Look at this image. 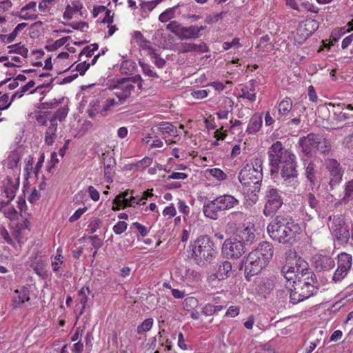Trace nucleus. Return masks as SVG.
Segmentation results:
<instances>
[{"instance_id":"obj_1","label":"nucleus","mask_w":353,"mask_h":353,"mask_svg":"<svg viewBox=\"0 0 353 353\" xmlns=\"http://www.w3.org/2000/svg\"><path fill=\"white\" fill-rule=\"evenodd\" d=\"M267 230L272 240L279 243L291 245L295 241L299 227L292 217L279 214L269 223Z\"/></svg>"},{"instance_id":"obj_2","label":"nucleus","mask_w":353,"mask_h":353,"mask_svg":"<svg viewBox=\"0 0 353 353\" xmlns=\"http://www.w3.org/2000/svg\"><path fill=\"white\" fill-rule=\"evenodd\" d=\"M263 162L261 157L253 158L241 170L238 178L243 187L259 192L263 179Z\"/></svg>"},{"instance_id":"obj_3","label":"nucleus","mask_w":353,"mask_h":353,"mask_svg":"<svg viewBox=\"0 0 353 353\" xmlns=\"http://www.w3.org/2000/svg\"><path fill=\"white\" fill-rule=\"evenodd\" d=\"M214 243L207 235L199 236L194 242L192 256L198 265L210 262L216 255Z\"/></svg>"},{"instance_id":"obj_4","label":"nucleus","mask_w":353,"mask_h":353,"mask_svg":"<svg viewBox=\"0 0 353 353\" xmlns=\"http://www.w3.org/2000/svg\"><path fill=\"white\" fill-rule=\"evenodd\" d=\"M143 79L139 74L131 77L120 78L117 79L110 88L115 90V95L119 99L121 104L123 103L131 95L134 89L133 83H137L139 90L143 89Z\"/></svg>"},{"instance_id":"obj_5","label":"nucleus","mask_w":353,"mask_h":353,"mask_svg":"<svg viewBox=\"0 0 353 353\" xmlns=\"http://www.w3.org/2000/svg\"><path fill=\"white\" fill-rule=\"evenodd\" d=\"M268 154L272 175L278 173L280 165L294 156L290 150L283 147L281 141L274 143L268 149Z\"/></svg>"},{"instance_id":"obj_6","label":"nucleus","mask_w":353,"mask_h":353,"mask_svg":"<svg viewBox=\"0 0 353 353\" xmlns=\"http://www.w3.org/2000/svg\"><path fill=\"white\" fill-rule=\"evenodd\" d=\"M299 145L301 151L305 155H311L316 150L323 153L330 149L327 141L322 136L314 133H310L306 137L301 138Z\"/></svg>"},{"instance_id":"obj_7","label":"nucleus","mask_w":353,"mask_h":353,"mask_svg":"<svg viewBox=\"0 0 353 353\" xmlns=\"http://www.w3.org/2000/svg\"><path fill=\"white\" fill-rule=\"evenodd\" d=\"M306 279L293 281L291 286H286L290 293V300L292 304H297L314 294V288Z\"/></svg>"},{"instance_id":"obj_8","label":"nucleus","mask_w":353,"mask_h":353,"mask_svg":"<svg viewBox=\"0 0 353 353\" xmlns=\"http://www.w3.org/2000/svg\"><path fill=\"white\" fill-rule=\"evenodd\" d=\"M222 251L228 259H238L245 254L246 248L237 238H232L224 241Z\"/></svg>"},{"instance_id":"obj_9","label":"nucleus","mask_w":353,"mask_h":353,"mask_svg":"<svg viewBox=\"0 0 353 353\" xmlns=\"http://www.w3.org/2000/svg\"><path fill=\"white\" fill-rule=\"evenodd\" d=\"M265 200L263 214L266 216L274 214L283 204V199L279 191L274 188H270L266 192Z\"/></svg>"},{"instance_id":"obj_10","label":"nucleus","mask_w":353,"mask_h":353,"mask_svg":"<svg viewBox=\"0 0 353 353\" xmlns=\"http://www.w3.org/2000/svg\"><path fill=\"white\" fill-rule=\"evenodd\" d=\"M268 263L261 259L252 251L247 256L245 263V275L249 280L250 276L258 274Z\"/></svg>"},{"instance_id":"obj_11","label":"nucleus","mask_w":353,"mask_h":353,"mask_svg":"<svg viewBox=\"0 0 353 353\" xmlns=\"http://www.w3.org/2000/svg\"><path fill=\"white\" fill-rule=\"evenodd\" d=\"M338 267L332 280L336 283L342 281L347 274L352 265V257L346 252H342L338 255Z\"/></svg>"},{"instance_id":"obj_12","label":"nucleus","mask_w":353,"mask_h":353,"mask_svg":"<svg viewBox=\"0 0 353 353\" xmlns=\"http://www.w3.org/2000/svg\"><path fill=\"white\" fill-rule=\"evenodd\" d=\"M325 165L330 175V186L333 190L339 185L343 175V170L341 164L334 159H327L325 161Z\"/></svg>"},{"instance_id":"obj_13","label":"nucleus","mask_w":353,"mask_h":353,"mask_svg":"<svg viewBox=\"0 0 353 353\" xmlns=\"http://www.w3.org/2000/svg\"><path fill=\"white\" fill-rule=\"evenodd\" d=\"M330 228L336 239L343 243L350 238L348 226L342 216H334Z\"/></svg>"},{"instance_id":"obj_14","label":"nucleus","mask_w":353,"mask_h":353,"mask_svg":"<svg viewBox=\"0 0 353 353\" xmlns=\"http://www.w3.org/2000/svg\"><path fill=\"white\" fill-rule=\"evenodd\" d=\"M295 160L296 157L294 155L291 159H288L281 164V176L283 180L287 181L297 178L298 172Z\"/></svg>"},{"instance_id":"obj_15","label":"nucleus","mask_w":353,"mask_h":353,"mask_svg":"<svg viewBox=\"0 0 353 353\" xmlns=\"http://www.w3.org/2000/svg\"><path fill=\"white\" fill-rule=\"evenodd\" d=\"M313 262L317 272L328 271L335 265V262L332 257L322 254H316L313 257Z\"/></svg>"},{"instance_id":"obj_16","label":"nucleus","mask_w":353,"mask_h":353,"mask_svg":"<svg viewBox=\"0 0 353 353\" xmlns=\"http://www.w3.org/2000/svg\"><path fill=\"white\" fill-rule=\"evenodd\" d=\"M102 159L104 165V176L107 183H110L113 181L112 176L114 174V167L116 165L115 159L109 153H103Z\"/></svg>"},{"instance_id":"obj_17","label":"nucleus","mask_w":353,"mask_h":353,"mask_svg":"<svg viewBox=\"0 0 353 353\" xmlns=\"http://www.w3.org/2000/svg\"><path fill=\"white\" fill-rule=\"evenodd\" d=\"M29 300V289L26 287H23L19 290H14V295L12 296V306L14 310L21 308L23 305Z\"/></svg>"},{"instance_id":"obj_18","label":"nucleus","mask_w":353,"mask_h":353,"mask_svg":"<svg viewBox=\"0 0 353 353\" xmlns=\"http://www.w3.org/2000/svg\"><path fill=\"white\" fill-rule=\"evenodd\" d=\"M252 252L261 259L269 263L273 256L274 248L270 243L263 241L260 243L258 247Z\"/></svg>"},{"instance_id":"obj_19","label":"nucleus","mask_w":353,"mask_h":353,"mask_svg":"<svg viewBox=\"0 0 353 353\" xmlns=\"http://www.w3.org/2000/svg\"><path fill=\"white\" fill-rule=\"evenodd\" d=\"M235 238L240 240L241 243H243L245 246L252 244L256 239L254 225L237 230Z\"/></svg>"},{"instance_id":"obj_20","label":"nucleus","mask_w":353,"mask_h":353,"mask_svg":"<svg viewBox=\"0 0 353 353\" xmlns=\"http://www.w3.org/2000/svg\"><path fill=\"white\" fill-rule=\"evenodd\" d=\"M209 49L205 43L201 42L199 44L194 43H181L178 46L179 53L199 52L203 53L208 52Z\"/></svg>"},{"instance_id":"obj_21","label":"nucleus","mask_w":353,"mask_h":353,"mask_svg":"<svg viewBox=\"0 0 353 353\" xmlns=\"http://www.w3.org/2000/svg\"><path fill=\"white\" fill-rule=\"evenodd\" d=\"M205 29V26H183L179 39L188 40V39H196L201 36V32Z\"/></svg>"},{"instance_id":"obj_22","label":"nucleus","mask_w":353,"mask_h":353,"mask_svg":"<svg viewBox=\"0 0 353 353\" xmlns=\"http://www.w3.org/2000/svg\"><path fill=\"white\" fill-rule=\"evenodd\" d=\"M304 203L310 208V212L306 213L311 218L319 214L320 202L314 193L307 194L304 197Z\"/></svg>"},{"instance_id":"obj_23","label":"nucleus","mask_w":353,"mask_h":353,"mask_svg":"<svg viewBox=\"0 0 353 353\" xmlns=\"http://www.w3.org/2000/svg\"><path fill=\"white\" fill-rule=\"evenodd\" d=\"M221 210H230L239 204V201L230 194H224L216 198Z\"/></svg>"},{"instance_id":"obj_24","label":"nucleus","mask_w":353,"mask_h":353,"mask_svg":"<svg viewBox=\"0 0 353 353\" xmlns=\"http://www.w3.org/2000/svg\"><path fill=\"white\" fill-rule=\"evenodd\" d=\"M219 211L221 210L216 199L205 203L203 207L204 215L212 220H216L218 219Z\"/></svg>"},{"instance_id":"obj_25","label":"nucleus","mask_w":353,"mask_h":353,"mask_svg":"<svg viewBox=\"0 0 353 353\" xmlns=\"http://www.w3.org/2000/svg\"><path fill=\"white\" fill-rule=\"evenodd\" d=\"M263 119L260 114H254L250 119L246 132L250 134L257 133L262 127Z\"/></svg>"},{"instance_id":"obj_26","label":"nucleus","mask_w":353,"mask_h":353,"mask_svg":"<svg viewBox=\"0 0 353 353\" xmlns=\"http://www.w3.org/2000/svg\"><path fill=\"white\" fill-rule=\"evenodd\" d=\"M319 26V23L315 19H307L304 27H301L298 29V34H304L305 38L310 36L315 32Z\"/></svg>"},{"instance_id":"obj_27","label":"nucleus","mask_w":353,"mask_h":353,"mask_svg":"<svg viewBox=\"0 0 353 353\" xmlns=\"http://www.w3.org/2000/svg\"><path fill=\"white\" fill-rule=\"evenodd\" d=\"M316 165L313 161H309L305 163V176L310 181L312 188L316 185Z\"/></svg>"},{"instance_id":"obj_28","label":"nucleus","mask_w":353,"mask_h":353,"mask_svg":"<svg viewBox=\"0 0 353 353\" xmlns=\"http://www.w3.org/2000/svg\"><path fill=\"white\" fill-rule=\"evenodd\" d=\"M57 122L51 121L50 125L45 132V143L48 145H52L57 137Z\"/></svg>"},{"instance_id":"obj_29","label":"nucleus","mask_w":353,"mask_h":353,"mask_svg":"<svg viewBox=\"0 0 353 353\" xmlns=\"http://www.w3.org/2000/svg\"><path fill=\"white\" fill-rule=\"evenodd\" d=\"M176 128L169 122H161L156 126V128H152V134H157L161 132L163 138L165 139L166 134H170L174 132Z\"/></svg>"},{"instance_id":"obj_30","label":"nucleus","mask_w":353,"mask_h":353,"mask_svg":"<svg viewBox=\"0 0 353 353\" xmlns=\"http://www.w3.org/2000/svg\"><path fill=\"white\" fill-rule=\"evenodd\" d=\"M232 264L230 261H224L221 262L216 273V276L219 280H223L228 278L232 272Z\"/></svg>"},{"instance_id":"obj_31","label":"nucleus","mask_w":353,"mask_h":353,"mask_svg":"<svg viewBox=\"0 0 353 353\" xmlns=\"http://www.w3.org/2000/svg\"><path fill=\"white\" fill-rule=\"evenodd\" d=\"M241 97L245 98L251 101L256 100V85L255 81L252 80L248 85L241 88Z\"/></svg>"},{"instance_id":"obj_32","label":"nucleus","mask_w":353,"mask_h":353,"mask_svg":"<svg viewBox=\"0 0 353 353\" xmlns=\"http://www.w3.org/2000/svg\"><path fill=\"white\" fill-rule=\"evenodd\" d=\"M302 277L299 279H306L305 282H308L314 288V292L317 290L318 281L316 274L307 268H304L301 270Z\"/></svg>"},{"instance_id":"obj_33","label":"nucleus","mask_w":353,"mask_h":353,"mask_svg":"<svg viewBox=\"0 0 353 353\" xmlns=\"http://www.w3.org/2000/svg\"><path fill=\"white\" fill-rule=\"evenodd\" d=\"M51 111H38L35 115V119L41 126H46L48 121H52Z\"/></svg>"},{"instance_id":"obj_34","label":"nucleus","mask_w":353,"mask_h":353,"mask_svg":"<svg viewBox=\"0 0 353 353\" xmlns=\"http://www.w3.org/2000/svg\"><path fill=\"white\" fill-rule=\"evenodd\" d=\"M292 108V101L289 97L283 99L279 104L278 110L280 116L286 115Z\"/></svg>"},{"instance_id":"obj_35","label":"nucleus","mask_w":353,"mask_h":353,"mask_svg":"<svg viewBox=\"0 0 353 353\" xmlns=\"http://www.w3.org/2000/svg\"><path fill=\"white\" fill-rule=\"evenodd\" d=\"M179 6V5H176L174 7L165 10L164 12L160 14L159 16V20L162 23H165L172 19L175 18V12Z\"/></svg>"},{"instance_id":"obj_36","label":"nucleus","mask_w":353,"mask_h":353,"mask_svg":"<svg viewBox=\"0 0 353 353\" xmlns=\"http://www.w3.org/2000/svg\"><path fill=\"white\" fill-rule=\"evenodd\" d=\"M224 307L223 305H214L208 303L202 307L201 313L205 316H212L222 310Z\"/></svg>"},{"instance_id":"obj_37","label":"nucleus","mask_w":353,"mask_h":353,"mask_svg":"<svg viewBox=\"0 0 353 353\" xmlns=\"http://www.w3.org/2000/svg\"><path fill=\"white\" fill-rule=\"evenodd\" d=\"M353 196V180L347 181L345 184L343 197L340 200L341 203L347 204Z\"/></svg>"},{"instance_id":"obj_38","label":"nucleus","mask_w":353,"mask_h":353,"mask_svg":"<svg viewBox=\"0 0 353 353\" xmlns=\"http://www.w3.org/2000/svg\"><path fill=\"white\" fill-rule=\"evenodd\" d=\"M19 188V183H14L10 178L8 179V183L6 186L5 192L6 196L10 199L12 200L15 196V192Z\"/></svg>"},{"instance_id":"obj_39","label":"nucleus","mask_w":353,"mask_h":353,"mask_svg":"<svg viewBox=\"0 0 353 353\" xmlns=\"http://www.w3.org/2000/svg\"><path fill=\"white\" fill-rule=\"evenodd\" d=\"M281 274L283 277L289 282V285L288 286L291 285V281H294V279H296V274L294 272V268L290 266H285L281 270Z\"/></svg>"},{"instance_id":"obj_40","label":"nucleus","mask_w":353,"mask_h":353,"mask_svg":"<svg viewBox=\"0 0 353 353\" xmlns=\"http://www.w3.org/2000/svg\"><path fill=\"white\" fill-rule=\"evenodd\" d=\"M136 37L140 40L139 46L143 50H147L149 55L152 54V51L156 50L150 45V41H148L141 32H137L136 33Z\"/></svg>"},{"instance_id":"obj_41","label":"nucleus","mask_w":353,"mask_h":353,"mask_svg":"<svg viewBox=\"0 0 353 353\" xmlns=\"http://www.w3.org/2000/svg\"><path fill=\"white\" fill-rule=\"evenodd\" d=\"M198 305V299L193 296L185 298L183 302V308L187 311H192L194 310L196 307H197Z\"/></svg>"},{"instance_id":"obj_42","label":"nucleus","mask_w":353,"mask_h":353,"mask_svg":"<svg viewBox=\"0 0 353 353\" xmlns=\"http://www.w3.org/2000/svg\"><path fill=\"white\" fill-rule=\"evenodd\" d=\"M8 48L10 49L9 53H17L23 57H26L28 55V49L24 46L21 45L20 43L10 46Z\"/></svg>"},{"instance_id":"obj_43","label":"nucleus","mask_w":353,"mask_h":353,"mask_svg":"<svg viewBox=\"0 0 353 353\" xmlns=\"http://www.w3.org/2000/svg\"><path fill=\"white\" fill-rule=\"evenodd\" d=\"M183 27L176 21H172L166 26V29L174 34L179 38L180 37Z\"/></svg>"},{"instance_id":"obj_44","label":"nucleus","mask_w":353,"mask_h":353,"mask_svg":"<svg viewBox=\"0 0 353 353\" xmlns=\"http://www.w3.org/2000/svg\"><path fill=\"white\" fill-rule=\"evenodd\" d=\"M159 341L161 343V347L157 350L154 353H165L167 351L171 350V341L169 339H161V332H159Z\"/></svg>"},{"instance_id":"obj_45","label":"nucleus","mask_w":353,"mask_h":353,"mask_svg":"<svg viewBox=\"0 0 353 353\" xmlns=\"http://www.w3.org/2000/svg\"><path fill=\"white\" fill-rule=\"evenodd\" d=\"M68 114V110L65 108H61L58 109L56 112H52V120L55 122L57 121L61 122L63 121Z\"/></svg>"},{"instance_id":"obj_46","label":"nucleus","mask_w":353,"mask_h":353,"mask_svg":"<svg viewBox=\"0 0 353 353\" xmlns=\"http://www.w3.org/2000/svg\"><path fill=\"white\" fill-rule=\"evenodd\" d=\"M153 325V319L151 318L147 319L137 327V332L139 334L149 331Z\"/></svg>"},{"instance_id":"obj_47","label":"nucleus","mask_w":353,"mask_h":353,"mask_svg":"<svg viewBox=\"0 0 353 353\" xmlns=\"http://www.w3.org/2000/svg\"><path fill=\"white\" fill-rule=\"evenodd\" d=\"M99 48V46L97 43H92L90 46H87L83 48L81 52L79 54V59L83 54H85L87 57H91L94 54V52L97 50Z\"/></svg>"},{"instance_id":"obj_48","label":"nucleus","mask_w":353,"mask_h":353,"mask_svg":"<svg viewBox=\"0 0 353 353\" xmlns=\"http://www.w3.org/2000/svg\"><path fill=\"white\" fill-rule=\"evenodd\" d=\"M150 56L157 67L159 68H163L165 66L166 61L159 56L157 52V50L152 51Z\"/></svg>"},{"instance_id":"obj_49","label":"nucleus","mask_w":353,"mask_h":353,"mask_svg":"<svg viewBox=\"0 0 353 353\" xmlns=\"http://www.w3.org/2000/svg\"><path fill=\"white\" fill-rule=\"evenodd\" d=\"M351 117H353V116H351L346 112H343V111H339L338 110L334 111L332 116L333 120L337 122L344 121L347 119H350Z\"/></svg>"},{"instance_id":"obj_50","label":"nucleus","mask_w":353,"mask_h":353,"mask_svg":"<svg viewBox=\"0 0 353 353\" xmlns=\"http://www.w3.org/2000/svg\"><path fill=\"white\" fill-rule=\"evenodd\" d=\"M139 65L145 74L152 78H159V75L152 70L151 65L141 61H139Z\"/></svg>"},{"instance_id":"obj_51","label":"nucleus","mask_w":353,"mask_h":353,"mask_svg":"<svg viewBox=\"0 0 353 353\" xmlns=\"http://www.w3.org/2000/svg\"><path fill=\"white\" fill-rule=\"evenodd\" d=\"M211 176L214 177L219 181H223L226 179V174L219 168H212L209 170Z\"/></svg>"},{"instance_id":"obj_52","label":"nucleus","mask_w":353,"mask_h":353,"mask_svg":"<svg viewBox=\"0 0 353 353\" xmlns=\"http://www.w3.org/2000/svg\"><path fill=\"white\" fill-rule=\"evenodd\" d=\"M102 225V221L99 219L92 220L88 225L87 231L90 234L94 233Z\"/></svg>"},{"instance_id":"obj_53","label":"nucleus","mask_w":353,"mask_h":353,"mask_svg":"<svg viewBox=\"0 0 353 353\" xmlns=\"http://www.w3.org/2000/svg\"><path fill=\"white\" fill-rule=\"evenodd\" d=\"M68 39H69V37H65L61 38L60 39H58V40L55 41V42L53 43V45L46 46V48L47 50H48L49 51L56 50L59 48L63 46Z\"/></svg>"},{"instance_id":"obj_54","label":"nucleus","mask_w":353,"mask_h":353,"mask_svg":"<svg viewBox=\"0 0 353 353\" xmlns=\"http://www.w3.org/2000/svg\"><path fill=\"white\" fill-rule=\"evenodd\" d=\"M128 227V223L124 221H119L113 227V231L116 234H121L124 232Z\"/></svg>"},{"instance_id":"obj_55","label":"nucleus","mask_w":353,"mask_h":353,"mask_svg":"<svg viewBox=\"0 0 353 353\" xmlns=\"http://www.w3.org/2000/svg\"><path fill=\"white\" fill-rule=\"evenodd\" d=\"M121 69L123 72L125 73H128L125 69L128 70L129 72H132L136 69V64L133 61H125L121 63Z\"/></svg>"},{"instance_id":"obj_56","label":"nucleus","mask_w":353,"mask_h":353,"mask_svg":"<svg viewBox=\"0 0 353 353\" xmlns=\"http://www.w3.org/2000/svg\"><path fill=\"white\" fill-rule=\"evenodd\" d=\"M270 37L268 35H265L262 37L260 39V41L257 45V48L262 49L263 51H265V48H271L272 46L271 43H269L270 41Z\"/></svg>"},{"instance_id":"obj_57","label":"nucleus","mask_w":353,"mask_h":353,"mask_svg":"<svg viewBox=\"0 0 353 353\" xmlns=\"http://www.w3.org/2000/svg\"><path fill=\"white\" fill-rule=\"evenodd\" d=\"M222 15H223V12H220V13H215L212 15L207 16L205 21L208 24H212L216 21L221 20L223 17Z\"/></svg>"},{"instance_id":"obj_58","label":"nucleus","mask_w":353,"mask_h":353,"mask_svg":"<svg viewBox=\"0 0 353 353\" xmlns=\"http://www.w3.org/2000/svg\"><path fill=\"white\" fill-rule=\"evenodd\" d=\"M9 97L7 94H3L0 97V110H3L9 108L11 101H8Z\"/></svg>"},{"instance_id":"obj_59","label":"nucleus","mask_w":353,"mask_h":353,"mask_svg":"<svg viewBox=\"0 0 353 353\" xmlns=\"http://www.w3.org/2000/svg\"><path fill=\"white\" fill-rule=\"evenodd\" d=\"M95 250H99L103 245V241L98 236H90L88 238Z\"/></svg>"},{"instance_id":"obj_60","label":"nucleus","mask_w":353,"mask_h":353,"mask_svg":"<svg viewBox=\"0 0 353 353\" xmlns=\"http://www.w3.org/2000/svg\"><path fill=\"white\" fill-rule=\"evenodd\" d=\"M232 47H236V48L241 47V43H239V39L235 38L231 42H224L223 43V48L225 50H229Z\"/></svg>"},{"instance_id":"obj_61","label":"nucleus","mask_w":353,"mask_h":353,"mask_svg":"<svg viewBox=\"0 0 353 353\" xmlns=\"http://www.w3.org/2000/svg\"><path fill=\"white\" fill-rule=\"evenodd\" d=\"M4 214L7 218L13 220L17 217V212L14 207H8L4 210Z\"/></svg>"},{"instance_id":"obj_62","label":"nucleus","mask_w":353,"mask_h":353,"mask_svg":"<svg viewBox=\"0 0 353 353\" xmlns=\"http://www.w3.org/2000/svg\"><path fill=\"white\" fill-rule=\"evenodd\" d=\"M90 63H87L86 61H83L76 66V70L79 72L80 75H83L85 72L89 69Z\"/></svg>"},{"instance_id":"obj_63","label":"nucleus","mask_w":353,"mask_h":353,"mask_svg":"<svg viewBox=\"0 0 353 353\" xmlns=\"http://www.w3.org/2000/svg\"><path fill=\"white\" fill-rule=\"evenodd\" d=\"M132 227H134V228H136L139 231V232L141 236L144 237V236H147L148 232V229L146 227L141 225V223H139L138 222H134V223H133Z\"/></svg>"},{"instance_id":"obj_64","label":"nucleus","mask_w":353,"mask_h":353,"mask_svg":"<svg viewBox=\"0 0 353 353\" xmlns=\"http://www.w3.org/2000/svg\"><path fill=\"white\" fill-rule=\"evenodd\" d=\"M191 95L196 99H203L208 96V91L205 90H194L191 92Z\"/></svg>"}]
</instances>
